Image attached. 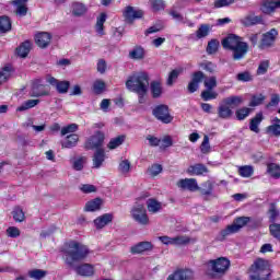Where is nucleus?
Returning a JSON list of instances; mask_svg holds the SVG:
<instances>
[{
    "mask_svg": "<svg viewBox=\"0 0 280 280\" xmlns=\"http://www.w3.org/2000/svg\"><path fill=\"white\" fill-rule=\"evenodd\" d=\"M61 253L63 254L65 264H67L69 268H73L74 264L84 261L89 255H91V249L81 242L69 241L65 243Z\"/></svg>",
    "mask_w": 280,
    "mask_h": 280,
    "instance_id": "f257e3e1",
    "label": "nucleus"
},
{
    "mask_svg": "<svg viewBox=\"0 0 280 280\" xmlns=\"http://www.w3.org/2000/svg\"><path fill=\"white\" fill-rule=\"evenodd\" d=\"M125 86L131 93H137L139 104H145L150 86V74L145 71L135 72L128 77Z\"/></svg>",
    "mask_w": 280,
    "mask_h": 280,
    "instance_id": "f03ea898",
    "label": "nucleus"
},
{
    "mask_svg": "<svg viewBox=\"0 0 280 280\" xmlns=\"http://www.w3.org/2000/svg\"><path fill=\"white\" fill-rule=\"evenodd\" d=\"M223 49L232 51V60H244L248 54V43L243 42L242 37L235 34H229L221 40Z\"/></svg>",
    "mask_w": 280,
    "mask_h": 280,
    "instance_id": "7ed1b4c3",
    "label": "nucleus"
},
{
    "mask_svg": "<svg viewBox=\"0 0 280 280\" xmlns=\"http://www.w3.org/2000/svg\"><path fill=\"white\" fill-rule=\"evenodd\" d=\"M271 268L269 260L257 258L248 269L249 280H270V277H272Z\"/></svg>",
    "mask_w": 280,
    "mask_h": 280,
    "instance_id": "20e7f679",
    "label": "nucleus"
},
{
    "mask_svg": "<svg viewBox=\"0 0 280 280\" xmlns=\"http://www.w3.org/2000/svg\"><path fill=\"white\" fill-rule=\"evenodd\" d=\"M244 104V97L238 95H231L222 100L217 108L219 119H231L233 117V109Z\"/></svg>",
    "mask_w": 280,
    "mask_h": 280,
    "instance_id": "39448f33",
    "label": "nucleus"
},
{
    "mask_svg": "<svg viewBox=\"0 0 280 280\" xmlns=\"http://www.w3.org/2000/svg\"><path fill=\"white\" fill-rule=\"evenodd\" d=\"M250 222V217H237L234 219L233 223L228 225L225 229L221 230L219 233L220 242H224L229 235H234V233H240L246 224Z\"/></svg>",
    "mask_w": 280,
    "mask_h": 280,
    "instance_id": "423d86ee",
    "label": "nucleus"
},
{
    "mask_svg": "<svg viewBox=\"0 0 280 280\" xmlns=\"http://www.w3.org/2000/svg\"><path fill=\"white\" fill-rule=\"evenodd\" d=\"M152 115L161 124H172L174 121V116L170 113V106L166 104L156 105L152 109Z\"/></svg>",
    "mask_w": 280,
    "mask_h": 280,
    "instance_id": "0eeeda50",
    "label": "nucleus"
},
{
    "mask_svg": "<svg viewBox=\"0 0 280 280\" xmlns=\"http://www.w3.org/2000/svg\"><path fill=\"white\" fill-rule=\"evenodd\" d=\"M106 135L103 131H95L84 143L85 150H104Z\"/></svg>",
    "mask_w": 280,
    "mask_h": 280,
    "instance_id": "6e6552de",
    "label": "nucleus"
},
{
    "mask_svg": "<svg viewBox=\"0 0 280 280\" xmlns=\"http://www.w3.org/2000/svg\"><path fill=\"white\" fill-rule=\"evenodd\" d=\"M208 266H211V270L214 275H226V271L231 268V260L226 257H219L209 260Z\"/></svg>",
    "mask_w": 280,
    "mask_h": 280,
    "instance_id": "1a4fd4ad",
    "label": "nucleus"
},
{
    "mask_svg": "<svg viewBox=\"0 0 280 280\" xmlns=\"http://www.w3.org/2000/svg\"><path fill=\"white\" fill-rule=\"evenodd\" d=\"M277 36H279V31H277V28H271L269 32L264 33L258 43V49H270V47L275 45Z\"/></svg>",
    "mask_w": 280,
    "mask_h": 280,
    "instance_id": "9d476101",
    "label": "nucleus"
},
{
    "mask_svg": "<svg viewBox=\"0 0 280 280\" xmlns=\"http://www.w3.org/2000/svg\"><path fill=\"white\" fill-rule=\"evenodd\" d=\"M131 215L133 220L138 222V224H142L143 226H145L150 222V219L148 218V211L145 210V207H143V205H138L133 207L131 210Z\"/></svg>",
    "mask_w": 280,
    "mask_h": 280,
    "instance_id": "9b49d317",
    "label": "nucleus"
},
{
    "mask_svg": "<svg viewBox=\"0 0 280 280\" xmlns=\"http://www.w3.org/2000/svg\"><path fill=\"white\" fill-rule=\"evenodd\" d=\"M278 8H280V0H261L259 10L262 14H275Z\"/></svg>",
    "mask_w": 280,
    "mask_h": 280,
    "instance_id": "f8f14e48",
    "label": "nucleus"
},
{
    "mask_svg": "<svg viewBox=\"0 0 280 280\" xmlns=\"http://www.w3.org/2000/svg\"><path fill=\"white\" fill-rule=\"evenodd\" d=\"M205 72L202 71H195L191 74V80L188 83L187 86V91L188 93H196V91H198V89H200V82H202V80L205 79Z\"/></svg>",
    "mask_w": 280,
    "mask_h": 280,
    "instance_id": "ddd939ff",
    "label": "nucleus"
},
{
    "mask_svg": "<svg viewBox=\"0 0 280 280\" xmlns=\"http://www.w3.org/2000/svg\"><path fill=\"white\" fill-rule=\"evenodd\" d=\"M47 82H49L51 86H56L57 93H60V95H65V93H69V88L71 86V82L60 81L54 77H49L47 79Z\"/></svg>",
    "mask_w": 280,
    "mask_h": 280,
    "instance_id": "4468645a",
    "label": "nucleus"
},
{
    "mask_svg": "<svg viewBox=\"0 0 280 280\" xmlns=\"http://www.w3.org/2000/svg\"><path fill=\"white\" fill-rule=\"evenodd\" d=\"M40 81H35L32 85L31 97H47L50 95L49 89L47 85L40 84Z\"/></svg>",
    "mask_w": 280,
    "mask_h": 280,
    "instance_id": "2eb2a0df",
    "label": "nucleus"
},
{
    "mask_svg": "<svg viewBox=\"0 0 280 280\" xmlns=\"http://www.w3.org/2000/svg\"><path fill=\"white\" fill-rule=\"evenodd\" d=\"M167 280H194V270L177 269L167 277Z\"/></svg>",
    "mask_w": 280,
    "mask_h": 280,
    "instance_id": "dca6fc26",
    "label": "nucleus"
},
{
    "mask_svg": "<svg viewBox=\"0 0 280 280\" xmlns=\"http://www.w3.org/2000/svg\"><path fill=\"white\" fill-rule=\"evenodd\" d=\"M35 45L39 49H47L51 45V33L40 32L35 35Z\"/></svg>",
    "mask_w": 280,
    "mask_h": 280,
    "instance_id": "f3484780",
    "label": "nucleus"
},
{
    "mask_svg": "<svg viewBox=\"0 0 280 280\" xmlns=\"http://www.w3.org/2000/svg\"><path fill=\"white\" fill-rule=\"evenodd\" d=\"M215 188V182L206 180L201 183V186H198L197 191H199L200 196H203L205 200H209V196H213V189Z\"/></svg>",
    "mask_w": 280,
    "mask_h": 280,
    "instance_id": "a211bd4d",
    "label": "nucleus"
},
{
    "mask_svg": "<svg viewBox=\"0 0 280 280\" xmlns=\"http://www.w3.org/2000/svg\"><path fill=\"white\" fill-rule=\"evenodd\" d=\"M177 187L187 191H198V180L196 178H184L177 182Z\"/></svg>",
    "mask_w": 280,
    "mask_h": 280,
    "instance_id": "6ab92c4d",
    "label": "nucleus"
},
{
    "mask_svg": "<svg viewBox=\"0 0 280 280\" xmlns=\"http://www.w3.org/2000/svg\"><path fill=\"white\" fill-rule=\"evenodd\" d=\"M124 16L127 23H133L136 19H143V10H135L133 7H127Z\"/></svg>",
    "mask_w": 280,
    "mask_h": 280,
    "instance_id": "aec40b11",
    "label": "nucleus"
},
{
    "mask_svg": "<svg viewBox=\"0 0 280 280\" xmlns=\"http://www.w3.org/2000/svg\"><path fill=\"white\" fill-rule=\"evenodd\" d=\"M104 161H106V151L104 149L95 150L92 156V165L94 170H100L102 165H104Z\"/></svg>",
    "mask_w": 280,
    "mask_h": 280,
    "instance_id": "412c9836",
    "label": "nucleus"
},
{
    "mask_svg": "<svg viewBox=\"0 0 280 280\" xmlns=\"http://www.w3.org/2000/svg\"><path fill=\"white\" fill-rule=\"evenodd\" d=\"M152 248H154L152 243L144 241V242H140V243L131 246L130 253H131V255H141V253L152 250Z\"/></svg>",
    "mask_w": 280,
    "mask_h": 280,
    "instance_id": "4be33fe9",
    "label": "nucleus"
},
{
    "mask_svg": "<svg viewBox=\"0 0 280 280\" xmlns=\"http://www.w3.org/2000/svg\"><path fill=\"white\" fill-rule=\"evenodd\" d=\"M113 213H105L102 214L101 217L96 218L94 222V226L97 231L104 229V226H108L110 222H113Z\"/></svg>",
    "mask_w": 280,
    "mask_h": 280,
    "instance_id": "5701e85b",
    "label": "nucleus"
},
{
    "mask_svg": "<svg viewBox=\"0 0 280 280\" xmlns=\"http://www.w3.org/2000/svg\"><path fill=\"white\" fill-rule=\"evenodd\" d=\"M77 275L80 277H93L95 275V267L91 264H82L74 268Z\"/></svg>",
    "mask_w": 280,
    "mask_h": 280,
    "instance_id": "b1692460",
    "label": "nucleus"
},
{
    "mask_svg": "<svg viewBox=\"0 0 280 280\" xmlns=\"http://www.w3.org/2000/svg\"><path fill=\"white\" fill-rule=\"evenodd\" d=\"M187 174L190 176H202V174H209V168L202 163H197L188 166Z\"/></svg>",
    "mask_w": 280,
    "mask_h": 280,
    "instance_id": "393cba45",
    "label": "nucleus"
},
{
    "mask_svg": "<svg viewBox=\"0 0 280 280\" xmlns=\"http://www.w3.org/2000/svg\"><path fill=\"white\" fill-rule=\"evenodd\" d=\"M242 24L245 27H253V25H264V16L262 15H247L242 21Z\"/></svg>",
    "mask_w": 280,
    "mask_h": 280,
    "instance_id": "a878e982",
    "label": "nucleus"
},
{
    "mask_svg": "<svg viewBox=\"0 0 280 280\" xmlns=\"http://www.w3.org/2000/svg\"><path fill=\"white\" fill-rule=\"evenodd\" d=\"M32 51V42L30 39L24 40L16 49L15 52L20 58H27Z\"/></svg>",
    "mask_w": 280,
    "mask_h": 280,
    "instance_id": "bb28decb",
    "label": "nucleus"
},
{
    "mask_svg": "<svg viewBox=\"0 0 280 280\" xmlns=\"http://www.w3.org/2000/svg\"><path fill=\"white\" fill-rule=\"evenodd\" d=\"M25 3H27V0L12 1V5L16 8L15 14H18V16H27V5H25Z\"/></svg>",
    "mask_w": 280,
    "mask_h": 280,
    "instance_id": "cd10ccee",
    "label": "nucleus"
},
{
    "mask_svg": "<svg viewBox=\"0 0 280 280\" xmlns=\"http://www.w3.org/2000/svg\"><path fill=\"white\" fill-rule=\"evenodd\" d=\"M264 121V114L261 112L257 113L254 118L249 120V130L252 132L259 133V125Z\"/></svg>",
    "mask_w": 280,
    "mask_h": 280,
    "instance_id": "c85d7f7f",
    "label": "nucleus"
},
{
    "mask_svg": "<svg viewBox=\"0 0 280 280\" xmlns=\"http://www.w3.org/2000/svg\"><path fill=\"white\" fill-rule=\"evenodd\" d=\"M103 202L104 201L102 200V198H94L85 203L84 211H100V209H102Z\"/></svg>",
    "mask_w": 280,
    "mask_h": 280,
    "instance_id": "c756f323",
    "label": "nucleus"
},
{
    "mask_svg": "<svg viewBox=\"0 0 280 280\" xmlns=\"http://www.w3.org/2000/svg\"><path fill=\"white\" fill-rule=\"evenodd\" d=\"M78 141H80V136H78V133H72L66 137V141L61 143V147L70 150L78 145Z\"/></svg>",
    "mask_w": 280,
    "mask_h": 280,
    "instance_id": "7c9ffc66",
    "label": "nucleus"
},
{
    "mask_svg": "<svg viewBox=\"0 0 280 280\" xmlns=\"http://www.w3.org/2000/svg\"><path fill=\"white\" fill-rule=\"evenodd\" d=\"M12 30V20L8 15L0 16V34H8Z\"/></svg>",
    "mask_w": 280,
    "mask_h": 280,
    "instance_id": "2f4dec72",
    "label": "nucleus"
},
{
    "mask_svg": "<svg viewBox=\"0 0 280 280\" xmlns=\"http://www.w3.org/2000/svg\"><path fill=\"white\" fill-rule=\"evenodd\" d=\"M129 58L131 60H143V58H145V49L141 46H136L129 51Z\"/></svg>",
    "mask_w": 280,
    "mask_h": 280,
    "instance_id": "473e14b6",
    "label": "nucleus"
},
{
    "mask_svg": "<svg viewBox=\"0 0 280 280\" xmlns=\"http://www.w3.org/2000/svg\"><path fill=\"white\" fill-rule=\"evenodd\" d=\"M150 89L153 100H159V97L163 95V86H161V82L152 81L150 84Z\"/></svg>",
    "mask_w": 280,
    "mask_h": 280,
    "instance_id": "72a5a7b5",
    "label": "nucleus"
},
{
    "mask_svg": "<svg viewBox=\"0 0 280 280\" xmlns=\"http://www.w3.org/2000/svg\"><path fill=\"white\" fill-rule=\"evenodd\" d=\"M92 91L94 95H102L106 91V82L101 79H96L92 84Z\"/></svg>",
    "mask_w": 280,
    "mask_h": 280,
    "instance_id": "f704fd0d",
    "label": "nucleus"
},
{
    "mask_svg": "<svg viewBox=\"0 0 280 280\" xmlns=\"http://www.w3.org/2000/svg\"><path fill=\"white\" fill-rule=\"evenodd\" d=\"M13 71L14 68H12V65L4 66L0 71V84H3V82H8V80H10V78L12 77Z\"/></svg>",
    "mask_w": 280,
    "mask_h": 280,
    "instance_id": "c9c22d12",
    "label": "nucleus"
},
{
    "mask_svg": "<svg viewBox=\"0 0 280 280\" xmlns=\"http://www.w3.org/2000/svg\"><path fill=\"white\" fill-rule=\"evenodd\" d=\"M220 49V40L213 38L208 42V45L206 47V51L208 56H213L214 54H218Z\"/></svg>",
    "mask_w": 280,
    "mask_h": 280,
    "instance_id": "e433bc0d",
    "label": "nucleus"
},
{
    "mask_svg": "<svg viewBox=\"0 0 280 280\" xmlns=\"http://www.w3.org/2000/svg\"><path fill=\"white\" fill-rule=\"evenodd\" d=\"M124 141H126L125 135L117 136L116 138L109 140L107 148L108 150H117L119 145H122Z\"/></svg>",
    "mask_w": 280,
    "mask_h": 280,
    "instance_id": "4c0bfd02",
    "label": "nucleus"
},
{
    "mask_svg": "<svg viewBox=\"0 0 280 280\" xmlns=\"http://www.w3.org/2000/svg\"><path fill=\"white\" fill-rule=\"evenodd\" d=\"M250 113H253V109L249 107H240L235 110V117L237 119V121H244V119H246Z\"/></svg>",
    "mask_w": 280,
    "mask_h": 280,
    "instance_id": "58836bf2",
    "label": "nucleus"
},
{
    "mask_svg": "<svg viewBox=\"0 0 280 280\" xmlns=\"http://www.w3.org/2000/svg\"><path fill=\"white\" fill-rule=\"evenodd\" d=\"M40 104V100H28L25 101L21 106L16 108L18 113H23L24 110H30V108H34Z\"/></svg>",
    "mask_w": 280,
    "mask_h": 280,
    "instance_id": "ea45409f",
    "label": "nucleus"
},
{
    "mask_svg": "<svg viewBox=\"0 0 280 280\" xmlns=\"http://www.w3.org/2000/svg\"><path fill=\"white\" fill-rule=\"evenodd\" d=\"M267 174L271 176V178H280V165L277 163L267 164Z\"/></svg>",
    "mask_w": 280,
    "mask_h": 280,
    "instance_id": "a19ab883",
    "label": "nucleus"
},
{
    "mask_svg": "<svg viewBox=\"0 0 280 280\" xmlns=\"http://www.w3.org/2000/svg\"><path fill=\"white\" fill-rule=\"evenodd\" d=\"M211 32V25L209 24H201L198 30L196 31V37L198 39L200 38H207Z\"/></svg>",
    "mask_w": 280,
    "mask_h": 280,
    "instance_id": "79ce46f5",
    "label": "nucleus"
},
{
    "mask_svg": "<svg viewBox=\"0 0 280 280\" xmlns=\"http://www.w3.org/2000/svg\"><path fill=\"white\" fill-rule=\"evenodd\" d=\"M11 213L13 215L14 222H25V212L23 211L22 207H14Z\"/></svg>",
    "mask_w": 280,
    "mask_h": 280,
    "instance_id": "37998d69",
    "label": "nucleus"
},
{
    "mask_svg": "<svg viewBox=\"0 0 280 280\" xmlns=\"http://www.w3.org/2000/svg\"><path fill=\"white\" fill-rule=\"evenodd\" d=\"M191 242H196V240H191L189 236H175L173 237V246H187Z\"/></svg>",
    "mask_w": 280,
    "mask_h": 280,
    "instance_id": "c03bdc74",
    "label": "nucleus"
},
{
    "mask_svg": "<svg viewBox=\"0 0 280 280\" xmlns=\"http://www.w3.org/2000/svg\"><path fill=\"white\" fill-rule=\"evenodd\" d=\"M238 174L242 178H250L255 174V168L252 165H244L238 168Z\"/></svg>",
    "mask_w": 280,
    "mask_h": 280,
    "instance_id": "a18cd8bd",
    "label": "nucleus"
},
{
    "mask_svg": "<svg viewBox=\"0 0 280 280\" xmlns=\"http://www.w3.org/2000/svg\"><path fill=\"white\" fill-rule=\"evenodd\" d=\"M268 214H269L270 224L277 223V218H279L280 212H279V209H277V206L275 203L270 205V208L268 210Z\"/></svg>",
    "mask_w": 280,
    "mask_h": 280,
    "instance_id": "49530a36",
    "label": "nucleus"
},
{
    "mask_svg": "<svg viewBox=\"0 0 280 280\" xmlns=\"http://www.w3.org/2000/svg\"><path fill=\"white\" fill-rule=\"evenodd\" d=\"M106 13H101L96 21V32L100 36H104V23H106Z\"/></svg>",
    "mask_w": 280,
    "mask_h": 280,
    "instance_id": "de8ad7c7",
    "label": "nucleus"
},
{
    "mask_svg": "<svg viewBox=\"0 0 280 280\" xmlns=\"http://www.w3.org/2000/svg\"><path fill=\"white\" fill-rule=\"evenodd\" d=\"M86 13V7L80 2H74L72 4V14L74 16H82V14Z\"/></svg>",
    "mask_w": 280,
    "mask_h": 280,
    "instance_id": "09e8293b",
    "label": "nucleus"
},
{
    "mask_svg": "<svg viewBox=\"0 0 280 280\" xmlns=\"http://www.w3.org/2000/svg\"><path fill=\"white\" fill-rule=\"evenodd\" d=\"M161 202H159V200L151 198L148 200V210L151 213H159V211H161Z\"/></svg>",
    "mask_w": 280,
    "mask_h": 280,
    "instance_id": "8fccbe9b",
    "label": "nucleus"
},
{
    "mask_svg": "<svg viewBox=\"0 0 280 280\" xmlns=\"http://www.w3.org/2000/svg\"><path fill=\"white\" fill-rule=\"evenodd\" d=\"M28 277L35 280L45 279V277H47V271L43 269H33L28 271Z\"/></svg>",
    "mask_w": 280,
    "mask_h": 280,
    "instance_id": "3c124183",
    "label": "nucleus"
},
{
    "mask_svg": "<svg viewBox=\"0 0 280 280\" xmlns=\"http://www.w3.org/2000/svg\"><path fill=\"white\" fill-rule=\"evenodd\" d=\"M201 100H203V102H211V100H218V93L213 90H205L201 92Z\"/></svg>",
    "mask_w": 280,
    "mask_h": 280,
    "instance_id": "603ef678",
    "label": "nucleus"
},
{
    "mask_svg": "<svg viewBox=\"0 0 280 280\" xmlns=\"http://www.w3.org/2000/svg\"><path fill=\"white\" fill-rule=\"evenodd\" d=\"M269 233L271 237L280 241V223H271L269 225Z\"/></svg>",
    "mask_w": 280,
    "mask_h": 280,
    "instance_id": "864d4df0",
    "label": "nucleus"
},
{
    "mask_svg": "<svg viewBox=\"0 0 280 280\" xmlns=\"http://www.w3.org/2000/svg\"><path fill=\"white\" fill-rule=\"evenodd\" d=\"M201 154H209L211 152V144L209 143V136H203V140L200 144Z\"/></svg>",
    "mask_w": 280,
    "mask_h": 280,
    "instance_id": "5fc2aeb1",
    "label": "nucleus"
},
{
    "mask_svg": "<svg viewBox=\"0 0 280 280\" xmlns=\"http://www.w3.org/2000/svg\"><path fill=\"white\" fill-rule=\"evenodd\" d=\"M79 126L78 124H70L66 127L61 128V137H66V135H71V132H78Z\"/></svg>",
    "mask_w": 280,
    "mask_h": 280,
    "instance_id": "6e6d98bb",
    "label": "nucleus"
},
{
    "mask_svg": "<svg viewBox=\"0 0 280 280\" xmlns=\"http://www.w3.org/2000/svg\"><path fill=\"white\" fill-rule=\"evenodd\" d=\"M264 100H266V97L264 96V94L260 95H253L252 100L248 104V106L250 108H255V106H260V104H264Z\"/></svg>",
    "mask_w": 280,
    "mask_h": 280,
    "instance_id": "4d7b16f0",
    "label": "nucleus"
},
{
    "mask_svg": "<svg viewBox=\"0 0 280 280\" xmlns=\"http://www.w3.org/2000/svg\"><path fill=\"white\" fill-rule=\"evenodd\" d=\"M200 67L203 69V71H207V73H215V69H218V65L211 61L201 62Z\"/></svg>",
    "mask_w": 280,
    "mask_h": 280,
    "instance_id": "13d9d810",
    "label": "nucleus"
},
{
    "mask_svg": "<svg viewBox=\"0 0 280 280\" xmlns=\"http://www.w3.org/2000/svg\"><path fill=\"white\" fill-rule=\"evenodd\" d=\"M269 68H270V61L268 60L261 61L257 69V75H266V73H268Z\"/></svg>",
    "mask_w": 280,
    "mask_h": 280,
    "instance_id": "bf43d9fd",
    "label": "nucleus"
},
{
    "mask_svg": "<svg viewBox=\"0 0 280 280\" xmlns=\"http://www.w3.org/2000/svg\"><path fill=\"white\" fill-rule=\"evenodd\" d=\"M237 82H253V74L248 71H244L236 74Z\"/></svg>",
    "mask_w": 280,
    "mask_h": 280,
    "instance_id": "052dcab7",
    "label": "nucleus"
},
{
    "mask_svg": "<svg viewBox=\"0 0 280 280\" xmlns=\"http://www.w3.org/2000/svg\"><path fill=\"white\" fill-rule=\"evenodd\" d=\"M203 85L207 88V90L213 91L215 86H218V79L215 77H210L205 80Z\"/></svg>",
    "mask_w": 280,
    "mask_h": 280,
    "instance_id": "680f3d73",
    "label": "nucleus"
},
{
    "mask_svg": "<svg viewBox=\"0 0 280 280\" xmlns=\"http://www.w3.org/2000/svg\"><path fill=\"white\" fill-rule=\"evenodd\" d=\"M178 75H180V71L174 69L170 72L168 74V79L166 81L167 86H173L174 82H176V80H178Z\"/></svg>",
    "mask_w": 280,
    "mask_h": 280,
    "instance_id": "e2e57ef3",
    "label": "nucleus"
},
{
    "mask_svg": "<svg viewBox=\"0 0 280 280\" xmlns=\"http://www.w3.org/2000/svg\"><path fill=\"white\" fill-rule=\"evenodd\" d=\"M80 190L83 194H95V191H97V187L93 184H83L81 185Z\"/></svg>",
    "mask_w": 280,
    "mask_h": 280,
    "instance_id": "0e129e2a",
    "label": "nucleus"
},
{
    "mask_svg": "<svg viewBox=\"0 0 280 280\" xmlns=\"http://www.w3.org/2000/svg\"><path fill=\"white\" fill-rule=\"evenodd\" d=\"M7 235L8 237L16 238L21 236V230L16 226H9L7 229Z\"/></svg>",
    "mask_w": 280,
    "mask_h": 280,
    "instance_id": "69168bd1",
    "label": "nucleus"
},
{
    "mask_svg": "<svg viewBox=\"0 0 280 280\" xmlns=\"http://www.w3.org/2000/svg\"><path fill=\"white\" fill-rule=\"evenodd\" d=\"M118 170L121 174H128L130 172V161L124 160L119 163Z\"/></svg>",
    "mask_w": 280,
    "mask_h": 280,
    "instance_id": "338daca9",
    "label": "nucleus"
},
{
    "mask_svg": "<svg viewBox=\"0 0 280 280\" xmlns=\"http://www.w3.org/2000/svg\"><path fill=\"white\" fill-rule=\"evenodd\" d=\"M268 132H271L275 137H280V125L275 124L269 127H267Z\"/></svg>",
    "mask_w": 280,
    "mask_h": 280,
    "instance_id": "774afa93",
    "label": "nucleus"
}]
</instances>
